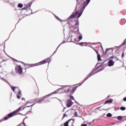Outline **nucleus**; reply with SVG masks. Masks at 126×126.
Instances as JSON below:
<instances>
[{
  "label": "nucleus",
  "instance_id": "nucleus-22",
  "mask_svg": "<svg viewBox=\"0 0 126 126\" xmlns=\"http://www.w3.org/2000/svg\"><path fill=\"white\" fill-rule=\"evenodd\" d=\"M126 44V39L124 40V42L122 44L121 46H124Z\"/></svg>",
  "mask_w": 126,
  "mask_h": 126
},
{
  "label": "nucleus",
  "instance_id": "nucleus-35",
  "mask_svg": "<svg viewBox=\"0 0 126 126\" xmlns=\"http://www.w3.org/2000/svg\"><path fill=\"white\" fill-rule=\"evenodd\" d=\"M42 101L40 99L39 101H37V103H40Z\"/></svg>",
  "mask_w": 126,
  "mask_h": 126
},
{
  "label": "nucleus",
  "instance_id": "nucleus-3",
  "mask_svg": "<svg viewBox=\"0 0 126 126\" xmlns=\"http://www.w3.org/2000/svg\"><path fill=\"white\" fill-rule=\"evenodd\" d=\"M50 62H51V59L50 58H47L40 62L39 63H34V64H27V65L28 66V68H29V67L35 66L38 65L47 63H50Z\"/></svg>",
  "mask_w": 126,
  "mask_h": 126
},
{
  "label": "nucleus",
  "instance_id": "nucleus-34",
  "mask_svg": "<svg viewBox=\"0 0 126 126\" xmlns=\"http://www.w3.org/2000/svg\"><path fill=\"white\" fill-rule=\"evenodd\" d=\"M22 124L24 126H26V125L24 122H22Z\"/></svg>",
  "mask_w": 126,
  "mask_h": 126
},
{
  "label": "nucleus",
  "instance_id": "nucleus-18",
  "mask_svg": "<svg viewBox=\"0 0 126 126\" xmlns=\"http://www.w3.org/2000/svg\"><path fill=\"white\" fill-rule=\"evenodd\" d=\"M87 43L86 42H81L79 43V45L81 46H85Z\"/></svg>",
  "mask_w": 126,
  "mask_h": 126
},
{
  "label": "nucleus",
  "instance_id": "nucleus-10",
  "mask_svg": "<svg viewBox=\"0 0 126 126\" xmlns=\"http://www.w3.org/2000/svg\"><path fill=\"white\" fill-rule=\"evenodd\" d=\"M70 121H71V124H72V125L71 126H73V123H74V121L73 119H69L67 121H66L64 124H63V126H68V123L69 122H70Z\"/></svg>",
  "mask_w": 126,
  "mask_h": 126
},
{
  "label": "nucleus",
  "instance_id": "nucleus-1",
  "mask_svg": "<svg viewBox=\"0 0 126 126\" xmlns=\"http://www.w3.org/2000/svg\"><path fill=\"white\" fill-rule=\"evenodd\" d=\"M24 109H25V107H24L23 106H20L15 111H14L8 114L7 116H6L4 118L3 120L5 121V120H8V119H9L10 118H12L15 116L18 115L19 114V112L21 111L24 110Z\"/></svg>",
  "mask_w": 126,
  "mask_h": 126
},
{
  "label": "nucleus",
  "instance_id": "nucleus-27",
  "mask_svg": "<svg viewBox=\"0 0 126 126\" xmlns=\"http://www.w3.org/2000/svg\"><path fill=\"white\" fill-rule=\"evenodd\" d=\"M82 38H83V37H82V35H80V36H78V39H79V40L82 39Z\"/></svg>",
  "mask_w": 126,
  "mask_h": 126
},
{
  "label": "nucleus",
  "instance_id": "nucleus-14",
  "mask_svg": "<svg viewBox=\"0 0 126 126\" xmlns=\"http://www.w3.org/2000/svg\"><path fill=\"white\" fill-rule=\"evenodd\" d=\"M31 5H32V3L31 2L27 4V5H26V6L25 7H24L22 8V9L23 10H26L28 8H30V7H31Z\"/></svg>",
  "mask_w": 126,
  "mask_h": 126
},
{
  "label": "nucleus",
  "instance_id": "nucleus-25",
  "mask_svg": "<svg viewBox=\"0 0 126 126\" xmlns=\"http://www.w3.org/2000/svg\"><path fill=\"white\" fill-rule=\"evenodd\" d=\"M14 61H15V62H16L17 63H24L23 62H20V61H17V60H16V59H14Z\"/></svg>",
  "mask_w": 126,
  "mask_h": 126
},
{
  "label": "nucleus",
  "instance_id": "nucleus-23",
  "mask_svg": "<svg viewBox=\"0 0 126 126\" xmlns=\"http://www.w3.org/2000/svg\"><path fill=\"white\" fill-rule=\"evenodd\" d=\"M106 116L107 117L111 118L112 117V114L111 113H108Z\"/></svg>",
  "mask_w": 126,
  "mask_h": 126
},
{
  "label": "nucleus",
  "instance_id": "nucleus-21",
  "mask_svg": "<svg viewBox=\"0 0 126 126\" xmlns=\"http://www.w3.org/2000/svg\"><path fill=\"white\" fill-rule=\"evenodd\" d=\"M34 93L37 94V95H38L39 94V90L38 89H36L34 92Z\"/></svg>",
  "mask_w": 126,
  "mask_h": 126
},
{
  "label": "nucleus",
  "instance_id": "nucleus-17",
  "mask_svg": "<svg viewBox=\"0 0 126 126\" xmlns=\"http://www.w3.org/2000/svg\"><path fill=\"white\" fill-rule=\"evenodd\" d=\"M91 0H86V1L84 0V5H87L90 2Z\"/></svg>",
  "mask_w": 126,
  "mask_h": 126
},
{
  "label": "nucleus",
  "instance_id": "nucleus-28",
  "mask_svg": "<svg viewBox=\"0 0 126 126\" xmlns=\"http://www.w3.org/2000/svg\"><path fill=\"white\" fill-rule=\"evenodd\" d=\"M92 48L94 50V51L97 54L99 53V52H98L96 50L94 49V48H93V47H92Z\"/></svg>",
  "mask_w": 126,
  "mask_h": 126
},
{
  "label": "nucleus",
  "instance_id": "nucleus-32",
  "mask_svg": "<svg viewBox=\"0 0 126 126\" xmlns=\"http://www.w3.org/2000/svg\"><path fill=\"white\" fill-rule=\"evenodd\" d=\"M81 126H87V124H81Z\"/></svg>",
  "mask_w": 126,
  "mask_h": 126
},
{
  "label": "nucleus",
  "instance_id": "nucleus-24",
  "mask_svg": "<svg viewBox=\"0 0 126 126\" xmlns=\"http://www.w3.org/2000/svg\"><path fill=\"white\" fill-rule=\"evenodd\" d=\"M120 109L122 111H125L126 110V108L124 106H122V107H120Z\"/></svg>",
  "mask_w": 126,
  "mask_h": 126
},
{
  "label": "nucleus",
  "instance_id": "nucleus-20",
  "mask_svg": "<svg viewBox=\"0 0 126 126\" xmlns=\"http://www.w3.org/2000/svg\"><path fill=\"white\" fill-rule=\"evenodd\" d=\"M18 7H19V8H22V7H23V5L22 3H19L18 4Z\"/></svg>",
  "mask_w": 126,
  "mask_h": 126
},
{
  "label": "nucleus",
  "instance_id": "nucleus-5",
  "mask_svg": "<svg viewBox=\"0 0 126 126\" xmlns=\"http://www.w3.org/2000/svg\"><path fill=\"white\" fill-rule=\"evenodd\" d=\"M109 59H111L109 60L108 62V65L109 66H113L115 62L118 61V58L116 57L115 56H111L109 58ZM114 60V61L113 60Z\"/></svg>",
  "mask_w": 126,
  "mask_h": 126
},
{
  "label": "nucleus",
  "instance_id": "nucleus-7",
  "mask_svg": "<svg viewBox=\"0 0 126 126\" xmlns=\"http://www.w3.org/2000/svg\"><path fill=\"white\" fill-rule=\"evenodd\" d=\"M82 14V12L80 11H76L75 13H73L69 17L70 19H73L77 15V18H79L81 17V16Z\"/></svg>",
  "mask_w": 126,
  "mask_h": 126
},
{
  "label": "nucleus",
  "instance_id": "nucleus-12",
  "mask_svg": "<svg viewBox=\"0 0 126 126\" xmlns=\"http://www.w3.org/2000/svg\"><path fill=\"white\" fill-rule=\"evenodd\" d=\"M73 105V102L71 101V100L69 99L66 101V106L67 107H70L71 105Z\"/></svg>",
  "mask_w": 126,
  "mask_h": 126
},
{
  "label": "nucleus",
  "instance_id": "nucleus-26",
  "mask_svg": "<svg viewBox=\"0 0 126 126\" xmlns=\"http://www.w3.org/2000/svg\"><path fill=\"white\" fill-rule=\"evenodd\" d=\"M122 116H119L118 117V120H122Z\"/></svg>",
  "mask_w": 126,
  "mask_h": 126
},
{
  "label": "nucleus",
  "instance_id": "nucleus-37",
  "mask_svg": "<svg viewBox=\"0 0 126 126\" xmlns=\"http://www.w3.org/2000/svg\"><path fill=\"white\" fill-rule=\"evenodd\" d=\"M32 105H29V106H27V107H31Z\"/></svg>",
  "mask_w": 126,
  "mask_h": 126
},
{
  "label": "nucleus",
  "instance_id": "nucleus-6",
  "mask_svg": "<svg viewBox=\"0 0 126 126\" xmlns=\"http://www.w3.org/2000/svg\"><path fill=\"white\" fill-rule=\"evenodd\" d=\"M15 70L16 73H18L19 75H21L23 73V68L19 65H16Z\"/></svg>",
  "mask_w": 126,
  "mask_h": 126
},
{
  "label": "nucleus",
  "instance_id": "nucleus-36",
  "mask_svg": "<svg viewBox=\"0 0 126 126\" xmlns=\"http://www.w3.org/2000/svg\"><path fill=\"white\" fill-rule=\"evenodd\" d=\"M123 100L124 101H126V97H125L124 99H123Z\"/></svg>",
  "mask_w": 126,
  "mask_h": 126
},
{
  "label": "nucleus",
  "instance_id": "nucleus-13",
  "mask_svg": "<svg viewBox=\"0 0 126 126\" xmlns=\"http://www.w3.org/2000/svg\"><path fill=\"white\" fill-rule=\"evenodd\" d=\"M60 90H62V88H60L59 89H57L56 91H54V92H53L48 94V95L49 96H51L52 95L58 94Z\"/></svg>",
  "mask_w": 126,
  "mask_h": 126
},
{
  "label": "nucleus",
  "instance_id": "nucleus-2",
  "mask_svg": "<svg viewBox=\"0 0 126 126\" xmlns=\"http://www.w3.org/2000/svg\"><path fill=\"white\" fill-rule=\"evenodd\" d=\"M78 86H75L74 87H69L67 86H64L63 88H61L63 93H68L70 92V94H73L75 91L77 89Z\"/></svg>",
  "mask_w": 126,
  "mask_h": 126
},
{
  "label": "nucleus",
  "instance_id": "nucleus-33",
  "mask_svg": "<svg viewBox=\"0 0 126 126\" xmlns=\"http://www.w3.org/2000/svg\"><path fill=\"white\" fill-rule=\"evenodd\" d=\"M65 117H66V114H64L63 116V119H64V118H65Z\"/></svg>",
  "mask_w": 126,
  "mask_h": 126
},
{
  "label": "nucleus",
  "instance_id": "nucleus-16",
  "mask_svg": "<svg viewBox=\"0 0 126 126\" xmlns=\"http://www.w3.org/2000/svg\"><path fill=\"white\" fill-rule=\"evenodd\" d=\"M49 95L48 94V95H45V96H43V97H42L41 98H40V99L41 100V101H44V100L45 99H46L48 97H49Z\"/></svg>",
  "mask_w": 126,
  "mask_h": 126
},
{
  "label": "nucleus",
  "instance_id": "nucleus-31",
  "mask_svg": "<svg viewBox=\"0 0 126 126\" xmlns=\"http://www.w3.org/2000/svg\"><path fill=\"white\" fill-rule=\"evenodd\" d=\"M55 18L58 20H60V19L58 16H55Z\"/></svg>",
  "mask_w": 126,
  "mask_h": 126
},
{
  "label": "nucleus",
  "instance_id": "nucleus-29",
  "mask_svg": "<svg viewBox=\"0 0 126 126\" xmlns=\"http://www.w3.org/2000/svg\"><path fill=\"white\" fill-rule=\"evenodd\" d=\"M70 97L71 99L74 100V97L73 96H72L71 95H70Z\"/></svg>",
  "mask_w": 126,
  "mask_h": 126
},
{
  "label": "nucleus",
  "instance_id": "nucleus-19",
  "mask_svg": "<svg viewBox=\"0 0 126 126\" xmlns=\"http://www.w3.org/2000/svg\"><path fill=\"white\" fill-rule=\"evenodd\" d=\"M97 60L98 61H101V56L100 55V54H99V53L97 54Z\"/></svg>",
  "mask_w": 126,
  "mask_h": 126
},
{
  "label": "nucleus",
  "instance_id": "nucleus-8",
  "mask_svg": "<svg viewBox=\"0 0 126 126\" xmlns=\"http://www.w3.org/2000/svg\"><path fill=\"white\" fill-rule=\"evenodd\" d=\"M74 29L73 30V32H79V21H77V22H76V23L75 24L74 26Z\"/></svg>",
  "mask_w": 126,
  "mask_h": 126
},
{
  "label": "nucleus",
  "instance_id": "nucleus-15",
  "mask_svg": "<svg viewBox=\"0 0 126 126\" xmlns=\"http://www.w3.org/2000/svg\"><path fill=\"white\" fill-rule=\"evenodd\" d=\"M113 102V99H110V100H106L104 102V104H108V103H111Z\"/></svg>",
  "mask_w": 126,
  "mask_h": 126
},
{
  "label": "nucleus",
  "instance_id": "nucleus-4",
  "mask_svg": "<svg viewBox=\"0 0 126 126\" xmlns=\"http://www.w3.org/2000/svg\"><path fill=\"white\" fill-rule=\"evenodd\" d=\"M11 90L16 94H16V97L18 99H20L21 98L22 94H21V92L20 90L19 89V88L16 87H13L12 86L11 87Z\"/></svg>",
  "mask_w": 126,
  "mask_h": 126
},
{
  "label": "nucleus",
  "instance_id": "nucleus-30",
  "mask_svg": "<svg viewBox=\"0 0 126 126\" xmlns=\"http://www.w3.org/2000/svg\"><path fill=\"white\" fill-rule=\"evenodd\" d=\"M125 56V54H124V52H123L122 54V56H121V57L122 58H123Z\"/></svg>",
  "mask_w": 126,
  "mask_h": 126
},
{
  "label": "nucleus",
  "instance_id": "nucleus-9",
  "mask_svg": "<svg viewBox=\"0 0 126 126\" xmlns=\"http://www.w3.org/2000/svg\"><path fill=\"white\" fill-rule=\"evenodd\" d=\"M113 53V50L111 48H107L105 51H103V55H111Z\"/></svg>",
  "mask_w": 126,
  "mask_h": 126
},
{
  "label": "nucleus",
  "instance_id": "nucleus-11",
  "mask_svg": "<svg viewBox=\"0 0 126 126\" xmlns=\"http://www.w3.org/2000/svg\"><path fill=\"white\" fill-rule=\"evenodd\" d=\"M95 74L94 71H92L91 73L87 76V77H86V78L84 79V80H83V82H85L86 80H87L90 77L93 76L94 74Z\"/></svg>",
  "mask_w": 126,
  "mask_h": 126
}]
</instances>
